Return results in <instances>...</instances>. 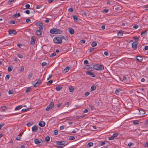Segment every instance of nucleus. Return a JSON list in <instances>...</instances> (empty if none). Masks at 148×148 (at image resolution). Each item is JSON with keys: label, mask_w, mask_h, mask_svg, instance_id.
Instances as JSON below:
<instances>
[{"label": "nucleus", "mask_w": 148, "mask_h": 148, "mask_svg": "<svg viewBox=\"0 0 148 148\" xmlns=\"http://www.w3.org/2000/svg\"><path fill=\"white\" fill-rule=\"evenodd\" d=\"M93 68L96 70H103L104 69V66L102 65L97 64H93Z\"/></svg>", "instance_id": "f257e3e1"}, {"label": "nucleus", "mask_w": 148, "mask_h": 148, "mask_svg": "<svg viewBox=\"0 0 148 148\" xmlns=\"http://www.w3.org/2000/svg\"><path fill=\"white\" fill-rule=\"evenodd\" d=\"M137 114H139V116L142 117L147 115L148 114L145 112V110L142 109L138 110L137 112Z\"/></svg>", "instance_id": "f03ea898"}, {"label": "nucleus", "mask_w": 148, "mask_h": 148, "mask_svg": "<svg viewBox=\"0 0 148 148\" xmlns=\"http://www.w3.org/2000/svg\"><path fill=\"white\" fill-rule=\"evenodd\" d=\"M53 40L54 42L56 44H61L62 42L61 38L59 37H55Z\"/></svg>", "instance_id": "7ed1b4c3"}, {"label": "nucleus", "mask_w": 148, "mask_h": 148, "mask_svg": "<svg viewBox=\"0 0 148 148\" xmlns=\"http://www.w3.org/2000/svg\"><path fill=\"white\" fill-rule=\"evenodd\" d=\"M54 104L53 102H51L50 104L46 108V110L47 111H49L50 110L53 106Z\"/></svg>", "instance_id": "20e7f679"}, {"label": "nucleus", "mask_w": 148, "mask_h": 148, "mask_svg": "<svg viewBox=\"0 0 148 148\" xmlns=\"http://www.w3.org/2000/svg\"><path fill=\"white\" fill-rule=\"evenodd\" d=\"M34 143L36 144H41L42 143V141L41 139H40V140L38 139H35L34 140Z\"/></svg>", "instance_id": "39448f33"}, {"label": "nucleus", "mask_w": 148, "mask_h": 148, "mask_svg": "<svg viewBox=\"0 0 148 148\" xmlns=\"http://www.w3.org/2000/svg\"><path fill=\"white\" fill-rule=\"evenodd\" d=\"M8 33L10 35L13 34L14 35L16 34L17 33L16 31L15 30L10 29L8 31Z\"/></svg>", "instance_id": "423d86ee"}, {"label": "nucleus", "mask_w": 148, "mask_h": 148, "mask_svg": "<svg viewBox=\"0 0 148 148\" xmlns=\"http://www.w3.org/2000/svg\"><path fill=\"white\" fill-rule=\"evenodd\" d=\"M36 25L40 29H42L43 28V24L40 22H37Z\"/></svg>", "instance_id": "0eeeda50"}, {"label": "nucleus", "mask_w": 148, "mask_h": 148, "mask_svg": "<svg viewBox=\"0 0 148 148\" xmlns=\"http://www.w3.org/2000/svg\"><path fill=\"white\" fill-rule=\"evenodd\" d=\"M138 43L137 42H133L132 46L133 49H136L137 47Z\"/></svg>", "instance_id": "6e6552de"}, {"label": "nucleus", "mask_w": 148, "mask_h": 148, "mask_svg": "<svg viewBox=\"0 0 148 148\" xmlns=\"http://www.w3.org/2000/svg\"><path fill=\"white\" fill-rule=\"evenodd\" d=\"M86 74L91 75L92 77H95V75L93 72L90 71H86Z\"/></svg>", "instance_id": "1a4fd4ad"}, {"label": "nucleus", "mask_w": 148, "mask_h": 148, "mask_svg": "<svg viewBox=\"0 0 148 148\" xmlns=\"http://www.w3.org/2000/svg\"><path fill=\"white\" fill-rule=\"evenodd\" d=\"M136 61L139 62H141L143 60L142 57L140 56H138L136 57Z\"/></svg>", "instance_id": "9d476101"}, {"label": "nucleus", "mask_w": 148, "mask_h": 148, "mask_svg": "<svg viewBox=\"0 0 148 148\" xmlns=\"http://www.w3.org/2000/svg\"><path fill=\"white\" fill-rule=\"evenodd\" d=\"M56 28H53L50 30V32L52 34H56Z\"/></svg>", "instance_id": "9b49d317"}, {"label": "nucleus", "mask_w": 148, "mask_h": 148, "mask_svg": "<svg viewBox=\"0 0 148 148\" xmlns=\"http://www.w3.org/2000/svg\"><path fill=\"white\" fill-rule=\"evenodd\" d=\"M56 34H63V32L60 29H58L56 28Z\"/></svg>", "instance_id": "f8f14e48"}, {"label": "nucleus", "mask_w": 148, "mask_h": 148, "mask_svg": "<svg viewBox=\"0 0 148 148\" xmlns=\"http://www.w3.org/2000/svg\"><path fill=\"white\" fill-rule=\"evenodd\" d=\"M42 82L41 80H39L34 85V86L35 87H37L40 85L41 83Z\"/></svg>", "instance_id": "ddd939ff"}, {"label": "nucleus", "mask_w": 148, "mask_h": 148, "mask_svg": "<svg viewBox=\"0 0 148 148\" xmlns=\"http://www.w3.org/2000/svg\"><path fill=\"white\" fill-rule=\"evenodd\" d=\"M38 127L36 125H34L32 128V131L33 132H36L38 130Z\"/></svg>", "instance_id": "4468645a"}, {"label": "nucleus", "mask_w": 148, "mask_h": 148, "mask_svg": "<svg viewBox=\"0 0 148 148\" xmlns=\"http://www.w3.org/2000/svg\"><path fill=\"white\" fill-rule=\"evenodd\" d=\"M56 143L57 145H64V141H57L56 142Z\"/></svg>", "instance_id": "2eb2a0df"}, {"label": "nucleus", "mask_w": 148, "mask_h": 148, "mask_svg": "<svg viewBox=\"0 0 148 148\" xmlns=\"http://www.w3.org/2000/svg\"><path fill=\"white\" fill-rule=\"evenodd\" d=\"M68 31L71 34H73L74 33V30L73 29L71 28H69L68 29Z\"/></svg>", "instance_id": "dca6fc26"}, {"label": "nucleus", "mask_w": 148, "mask_h": 148, "mask_svg": "<svg viewBox=\"0 0 148 148\" xmlns=\"http://www.w3.org/2000/svg\"><path fill=\"white\" fill-rule=\"evenodd\" d=\"M36 33L38 36L42 34V31L40 29L37 30L36 31Z\"/></svg>", "instance_id": "f3484780"}, {"label": "nucleus", "mask_w": 148, "mask_h": 148, "mask_svg": "<svg viewBox=\"0 0 148 148\" xmlns=\"http://www.w3.org/2000/svg\"><path fill=\"white\" fill-rule=\"evenodd\" d=\"M38 125L39 126L41 127H43L45 125V122L43 121H42L40 122L39 123Z\"/></svg>", "instance_id": "a211bd4d"}, {"label": "nucleus", "mask_w": 148, "mask_h": 148, "mask_svg": "<svg viewBox=\"0 0 148 148\" xmlns=\"http://www.w3.org/2000/svg\"><path fill=\"white\" fill-rule=\"evenodd\" d=\"M23 107V106L22 105H20L16 106L15 109V110H19L21 109Z\"/></svg>", "instance_id": "6ab92c4d"}, {"label": "nucleus", "mask_w": 148, "mask_h": 148, "mask_svg": "<svg viewBox=\"0 0 148 148\" xmlns=\"http://www.w3.org/2000/svg\"><path fill=\"white\" fill-rule=\"evenodd\" d=\"M74 90V88L73 87L70 86L69 87V91L70 92H73Z\"/></svg>", "instance_id": "aec40b11"}, {"label": "nucleus", "mask_w": 148, "mask_h": 148, "mask_svg": "<svg viewBox=\"0 0 148 148\" xmlns=\"http://www.w3.org/2000/svg\"><path fill=\"white\" fill-rule=\"evenodd\" d=\"M85 67L86 68V69L90 71H92V70H93V68L92 67H90V66L88 65H87L86 66H85Z\"/></svg>", "instance_id": "412c9836"}, {"label": "nucleus", "mask_w": 148, "mask_h": 148, "mask_svg": "<svg viewBox=\"0 0 148 148\" xmlns=\"http://www.w3.org/2000/svg\"><path fill=\"white\" fill-rule=\"evenodd\" d=\"M62 87L60 86H58L56 87L55 89L57 91H59L62 89Z\"/></svg>", "instance_id": "4be33fe9"}, {"label": "nucleus", "mask_w": 148, "mask_h": 148, "mask_svg": "<svg viewBox=\"0 0 148 148\" xmlns=\"http://www.w3.org/2000/svg\"><path fill=\"white\" fill-rule=\"evenodd\" d=\"M133 123L135 125L139 124V121L138 120H136L133 121Z\"/></svg>", "instance_id": "5701e85b"}, {"label": "nucleus", "mask_w": 148, "mask_h": 148, "mask_svg": "<svg viewBox=\"0 0 148 148\" xmlns=\"http://www.w3.org/2000/svg\"><path fill=\"white\" fill-rule=\"evenodd\" d=\"M121 90L120 88H119L117 89H116L115 91V93L117 95L119 94V92Z\"/></svg>", "instance_id": "b1692460"}, {"label": "nucleus", "mask_w": 148, "mask_h": 148, "mask_svg": "<svg viewBox=\"0 0 148 148\" xmlns=\"http://www.w3.org/2000/svg\"><path fill=\"white\" fill-rule=\"evenodd\" d=\"M93 144L92 142H90L88 143L87 145V147H89L92 146L93 145Z\"/></svg>", "instance_id": "393cba45"}, {"label": "nucleus", "mask_w": 148, "mask_h": 148, "mask_svg": "<svg viewBox=\"0 0 148 148\" xmlns=\"http://www.w3.org/2000/svg\"><path fill=\"white\" fill-rule=\"evenodd\" d=\"M60 38H61L62 40V39H64L66 41L68 40V38L66 36H65V37L63 36H61V37Z\"/></svg>", "instance_id": "a878e982"}, {"label": "nucleus", "mask_w": 148, "mask_h": 148, "mask_svg": "<svg viewBox=\"0 0 148 148\" xmlns=\"http://www.w3.org/2000/svg\"><path fill=\"white\" fill-rule=\"evenodd\" d=\"M96 89V87L95 86H92L90 88V90L91 91H93L95 90Z\"/></svg>", "instance_id": "bb28decb"}, {"label": "nucleus", "mask_w": 148, "mask_h": 148, "mask_svg": "<svg viewBox=\"0 0 148 148\" xmlns=\"http://www.w3.org/2000/svg\"><path fill=\"white\" fill-rule=\"evenodd\" d=\"M1 108L3 112L5 111L7 109V108L6 106H2L1 107Z\"/></svg>", "instance_id": "cd10ccee"}, {"label": "nucleus", "mask_w": 148, "mask_h": 148, "mask_svg": "<svg viewBox=\"0 0 148 148\" xmlns=\"http://www.w3.org/2000/svg\"><path fill=\"white\" fill-rule=\"evenodd\" d=\"M33 122H29L27 123V127H30L33 124Z\"/></svg>", "instance_id": "c85d7f7f"}, {"label": "nucleus", "mask_w": 148, "mask_h": 148, "mask_svg": "<svg viewBox=\"0 0 148 148\" xmlns=\"http://www.w3.org/2000/svg\"><path fill=\"white\" fill-rule=\"evenodd\" d=\"M147 30H146L145 32H142L140 34L142 36L143 35H144V36L146 35L147 33Z\"/></svg>", "instance_id": "c756f323"}, {"label": "nucleus", "mask_w": 148, "mask_h": 148, "mask_svg": "<svg viewBox=\"0 0 148 148\" xmlns=\"http://www.w3.org/2000/svg\"><path fill=\"white\" fill-rule=\"evenodd\" d=\"M31 88L30 87H28L26 89V90L25 91V92L28 93L30 92L31 90Z\"/></svg>", "instance_id": "7c9ffc66"}, {"label": "nucleus", "mask_w": 148, "mask_h": 148, "mask_svg": "<svg viewBox=\"0 0 148 148\" xmlns=\"http://www.w3.org/2000/svg\"><path fill=\"white\" fill-rule=\"evenodd\" d=\"M13 69V68L12 66H9L8 68V71L10 72L12 71Z\"/></svg>", "instance_id": "2f4dec72"}, {"label": "nucleus", "mask_w": 148, "mask_h": 148, "mask_svg": "<svg viewBox=\"0 0 148 148\" xmlns=\"http://www.w3.org/2000/svg\"><path fill=\"white\" fill-rule=\"evenodd\" d=\"M72 16L73 18L74 21H76L77 20V17L76 16L73 15Z\"/></svg>", "instance_id": "473e14b6"}, {"label": "nucleus", "mask_w": 148, "mask_h": 148, "mask_svg": "<svg viewBox=\"0 0 148 148\" xmlns=\"http://www.w3.org/2000/svg\"><path fill=\"white\" fill-rule=\"evenodd\" d=\"M53 80H50L47 83V84L48 85H50L51 84L53 83Z\"/></svg>", "instance_id": "72a5a7b5"}, {"label": "nucleus", "mask_w": 148, "mask_h": 148, "mask_svg": "<svg viewBox=\"0 0 148 148\" xmlns=\"http://www.w3.org/2000/svg\"><path fill=\"white\" fill-rule=\"evenodd\" d=\"M32 75L33 74L32 73H30L27 76V79H30Z\"/></svg>", "instance_id": "f704fd0d"}, {"label": "nucleus", "mask_w": 148, "mask_h": 148, "mask_svg": "<svg viewBox=\"0 0 148 148\" xmlns=\"http://www.w3.org/2000/svg\"><path fill=\"white\" fill-rule=\"evenodd\" d=\"M45 140L47 142H48L50 140V138L49 136H46L45 138Z\"/></svg>", "instance_id": "c9c22d12"}, {"label": "nucleus", "mask_w": 148, "mask_h": 148, "mask_svg": "<svg viewBox=\"0 0 148 148\" xmlns=\"http://www.w3.org/2000/svg\"><path fill=\"white\" fill-rule=\"evenodd\" d=\"M20 16V13H18L17 14H15L14 15V16L15 18H17Z\"/></svg>", "instance_id": "e433bc0d"}, {"label": "nucleus", "mask_w": 148, "mask_h": 148, "mask_svg": "<svg viewBox=\"0 0 148 148\" xmlns=\"http://www.w3.org/2000/svg\"><path fill=\"white\" fill-rule=\"evenodd\" d=\"M97 45V43H96V42H92L91 44V46L92 47H95Z\"/></svg>", "instance_id": "4c0bfd02"}, {"label": "nucleus", "mask_w": 148, "mask_h": 148, "mask_svg": "<svg viewBox=\"0 0 148 148\" xmlns=\"http://www.w3.org/2000/svg\"><path fill=\"white\" fill-rule=\"evenodd\" d=\"M35 43V40L33 39L32 38H31V43L32 45H34Z\"/></svg>", "instance_id": "58836bf2"}, {"label": "nucleus", "mask_w": 148, "mask_h": 148, "mask_svg": "<svg viewBox=\"0 0 148 148\" xmlns=\"http://www.w3.org/2000/svg\"><path fill=\"white\" fill-rule=\"evenodd\" d=\"M17 56L18 57H19L21 58H23V56L20 53L18 54H17Z\"/></svg>", "instance_id": "ea45409f"}, {"label": "nucleus", "mask_w": 148, "mask_h": 148, "mask_svg": "<svg viewBox=\"0 0 148 148\" xmlns=\"http://www.w3.org/2000/svg\"><path fill=\"white\" fill-rule=\"evenodd\" d=\"M123 33L122 32H121V31H118V34H117V35L118 36H122L123 35Z\"/></svg>", "instance_id": "a19ab883"}, {"label": "nucleus", "mask_w": 148, "mask_h": 148, "mask_svg": "<svg viewBox=\"0 0 148 148\" xmlns=\"http://www.w3.org/2000/svg\"><path fill=\"white\" fill-rule=\"evenodd\" d=\"M75 139V137L74 136H71L69 138V140H73Z\"/></svg>", "instance_id": "79ce46f5"}, {"label": "nucleus", "mask_w": 148, "mask_h": 148, "mask_svg": "<svg viewBox=\"0 0 148 148\" xmlns=\"http://www.w3.org/2000/svg\"><path fill=\"white\" fill-rule=\"evenodd\" d=\"M118 133H114V134H113L112 136L114 138H115L116 137L118 136Z\"/></svg>", "instance_id": "37998d69"}, {"label": "nucleus", "mask_w": 148, "mask_h": 148, "mask_svg": "<svg viewBox=\"0 0 148 148\" xmlns=\"http://www.w3.org/2000/svg\"><path fill=\"white\" fill-rule=\"evenodd\" d=\"M14 93V91L13 90H10L8 91V94L10 95Z\"/></svg>", "instance_id": "c03bdc74"}, {"label": "nucleus", "mask_w": 148, "mask_h": 148, "mask_svg": "<svg viewBox=\"0 0 148 148\" xmlns=\"http://www.w3.org/2000/svg\"><path fill=\"white\" fill-rule=\"evenodd\" d=\"M114 138L113 137V136H112L111 137H109L108 138V139L109 140H112L114 139Z\"/></svg>", "instance_id": "a18cd8bd"}, {"label": "nucleus", "mask_w": 148, "mask_h": 148, "mask_svg": "<svg viewBox=\"0 0 148 148\" xmlns=\"http://www.w3.org/2000/svg\"><path fill=\"white\" fill-rule=\"evenodd\" d=\"M69 69V67H66L64 69V70L66 71V72H68Z\"/></svg>", "instance_id": "49530a36"}, {"label": "nucleus", "mask_w": 148, "mask_h": 148, "mask_svg": "<svg viewBox=\"0 0 148 148\" xmlns=\"http://www.w3.org/2000/svg\"><path fill=\"white\" fill-rule=\"evenodd\" d=\"M56 53H51L50 55V57H53L55 56H56Z\"/></svg>", "instance_id": "de8ad7c7"}, {"label": "nucleus", "mask_w": 148, "mask_h": 148, "mask_svg": "<svg viewBox=\"0 0 148 148\" xmlns=\"http://www.w3.org/2000/svg\"><path fill=\"white\" fill-rule=\"evenodd\" d=\"M54 134L55 135H57L58 134V132L57 130H55L54 131Z\"/></svg>", "instance_id": "09e8293b"}, {"label": "nucleus", "mask_w": 148, "mask_h": 148, "mask_svg": "<svg viewBox=\"0 0 148 148\" xmlns=\"http://www.w3.org/2000/svg\"><path fill=\"white\" fill-rule=\"evenodd\" d=\"M24 70V67L23 66H22L21 67L20 71L21 72H23V71Z\"/></svg>", "instance_id": "8fccbe9b"}, {"label": "nucleus", "mask_w": 148, "mask_h": 148, "mask_svg": "<svg viewBox=\"0 0 148 148\" xmlns=\"http://www.w3.org/2000/svg\"><path fill=\"white\" fill-rule=\"evenodd\" d=\"M8 23L10 24H14L15 23V21H14L12 20L9 21Z\"/></svg>", "instance_id": "3c124183"}, {"label": "nucleus", "mask_w": 148, "mask_h": 148, "mask_svg": "<svg viewBox=\"0 0 148 148\" xmlns=\"http://www.w3.org/2000/svg\"><path fill=\"white\" fill-rule=\"evenodd\" d=\"M134 145V144L133 143H130L128 144V146L130 147L131 146H133Z\"/></svg>", "instance_id": "603ef678"}, {"label": "nucleus", "mask_w": 148, "mask_h": 148, "mask_svg": "<svg viewBox=\"0 0 148 148\" xmlns=\"http://www.w3.org/2000/svg\"><path fill=\"white\" fill-rule=\"evenodd\" d=\"M24 12L28 14H29L30 13V11L28 10H27L25 11H24Z\"/></svg>", "instance_id": "864d4df0"}, {"label": "nucleus", "mask_w": 148, "mask_h": 148, "mask_svg": "<svg viewBox=\"0 0 148 148\" xmlns=\"http://www.w3.org/2000/svg\"><path fill=\"white\" fill-rule=\"evenodd\" d=\"M25 7H26L27 9H29L30 7V5L29 4H26L25 5Z\"/></svg>", "instance_id": "5fc2aeb1"}, {"label": "nucleus", "mask_w": 148, "mask_h": 148, "mask_svg": "<svg viewBox=\"0 0 148 148\" xmlns=\"http://www.w3.org/2000/svg\"><path fill=\"white\" fill-rule=\"evenodd\" d=\"M28 108H26L25 109H23L21 111L23 112H26L28 111Z\"/></svg>", "instance_id": "6e6d98bb"}, {"label": "nucleus", "mask_w": 148, "mask_h": 148, "mask_svg": "<svg viewBox=\"0 0 148 148\" xmlns=\"http://www.w3.org/2000/svg\"><path fill=\"white\" fill-rule=\"evenodd\" d=\"M133 38L135 40H139V39L138 38L136 37V36H134L133 37Z\"/></svg>", "instance_id": "4d7b16f0"}, {"label": "nucleus", "mask_w": 148, "mask_h": 148, "mask_svg": "<svg viewBox=\"0 0 148 148\" xmlns=\"http://www.w3.org/2000/svg\"><path fill=\"white\" fill-rule=\"evenodd\" d=\"M47 64V63L45 62H43L42 64V66H45Z\"/></svg>", "instance_id": "13d9d810"}, {"label": "nucleus", "mask_w": 148, "mask_h": 148, "mask_svg": "<svg viewBox=\"0 0 148 148\" xmlns=\"http://www.w3.org/2000/svg\"><path fill=\"white\" fill-rule=\"evenodd\" d=\"M88 62L87 60H85L84 62V64H85V65L87 64H88Z\"/></svg>", "instance_id": "bf43d9fd"}, {"label": "nucleus", "mask_w": 148, "mask_h": 148, "mask_svg": "<svg viewBox=\"0 0 148 148\" xmlns=\"http://www.w3.org/2000/svg\"><path fill=\"white\" fill-rule=\"evenodd\" d=\"M9 78H10V76L9 75H7L5 76V79L6 80L8 79H9Z\"/></svg>", "instance_id": "052dcab7"}, {"label": "nucleus", "mask_w": 148, "mask_h": 148, "mask_svg": "<svg viewBox=\"0 0 148 148\" xmlns=\"http://www.w3.org/2000/svg\"><path fill=\"white\" fill-rule=\"evenodd\" d=\"M68 11L69 12H72L73 11V9L72 8H70L68 9Z\"/></svg>", "instance_id": "680f3d73"}, {"label": "nucleus", "mask_w": 148, "mask_h": 148, "mask_svg": "<svg viewBox=\"0 0 148 148\" xmlns=\"http://www.w3.org/2000/svg\"><path fill=\"white\" fill-rule=\"evenodd\" d=\"M16 139L17 140H19L21 139V135H18V136L16 138Z\"/></svg>", "instance_id": "e2e57ef3"}, {"label": "nucleus", "mask_w": 148, "mask_h": 148, "mask_svg": "<svg viewBox=\"0 0 148 148\" xmlns=\"http://www.w3.org/2000/svg\"><path fill=\"white\" fill-rule=\"evenodd\" d=\"M89 107L90 108V109L91 110H93L94 107L93 106H91V105H89Z\"/></svg>", "instance_id": "0e129e2a"}, {"label": "nucleus", "mask_w": 148, "mask_h": 148, "mask_svg": "<svg viewBox=\"0 0 148 148\" xmlns=\"http://www.w3.org/2000/svg\"><path fill=\"white\" fill-rule=\"evenodd\" d=\"M108 11H109L107 9H104L103 10V12H104L105 13H107L108 12Z\"/></svg>", "instance_id": "69168bd1"}, {"label": "nucleus", "mask_w": 148, "mask_h": 148, "mask_svg": "<svg viewBox=\"0 0 148 148\" xmlns=\"http://www.w3.org/2000/svg\"><path fill=\"white\" fill-rule=\"evenodd\" d=\"M90 94V93L89 92H86L85 93V95L86 96H88Z\"/></svg>", "instance_id": "338daca9"}, {"label": "nucleus", "mask_w": 148, "mask_h": 148, "mask_svg": "<svg viewBox=\"0 0 148 148\" xmlns=\"http://www.w3.org/2000/svg\"><path fill=\"white\" fill-rule=\"evenodd\" d=\"M145 50L147 51L148 50V46H145L144 48Z\"/></svg>", "instance_id": "774afa93"}]
</instances>
